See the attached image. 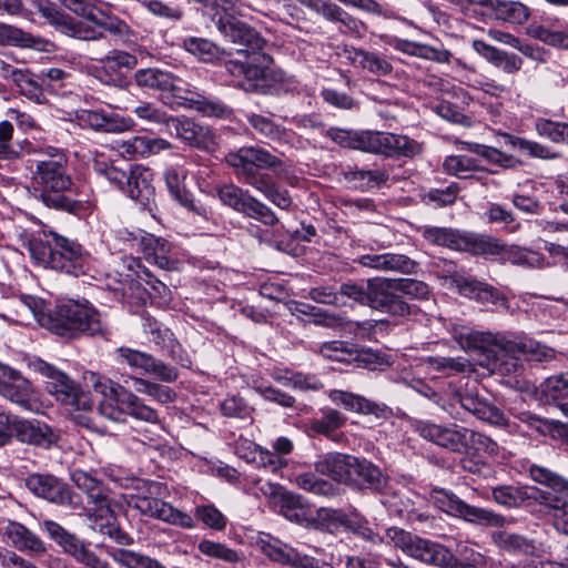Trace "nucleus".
<instances>
[{"label":"nucleus","mask_w":568,"mask_h":568,"mask_svg":"<svg viewBox=\"0 0 568 568\" xmlns=\"http://www.w3.org/2000/svg\"><path fill=\"white\" fill-rule=\"evenodd\" d=\"M220 1V10L213 18L215 26L227 41L240 47L237 57L225 62L226 71L239 79V85L246 92L276 93L282 74L270 68L272 58L262 52L265 40L240 18L253 19L252 12H257L280 19L278 9L285 7L287 0Z\"/></svg>","instance_id":"obj_1"},{"label":"nucleus","mask_w":568,"mask_h":568,"mask_svg":"<svg viewBox=\"0 0 568 568\" xmlns=\"http://www.w3.org/2000/svg\"><path fill=\"white\" fill-rule=\"evenodd\" d=\"M452 334L462 349L484 354L487 363L481 365L499 375L519 373L523 359L544 362L555 357L552 348L532 339L479 332L463 326L454 327Z\"/></svg>","instance_id":"obj_2"},{"label":"nucleus","mask_w":568,"mask_h":568,"mask_svg":"<svg viewBox=\"0 0 568 568\" xmlns=\"http://www.w3.org/2000/svg\"><path fill=\"white\" fill-rule=\"evenodd\" d=\"M225 161L240 182L254 187L282 210H288L292 206L293 201L288 191L278 189L270 174L262 172L270 169L277 179H284L287 170L277 156L262 148L243 146L227 153Z\"/></svg>","instance_id":"obj_3"},{"label":"nucleus","mask_w":568,"mask_h":568,"mask_svg":"<svg viewBox=\"0 0 568 568\" xmlns=\"http://www.w3.org/2000/svg\"><path fill=\"white\" fill-rule=\"evenodd\" d=\"M387 538L394 542L395 548L427 565L443 568H484L487 564L485 556L468 545H457L456 555H453L443 545L397 527L388 528Z\"/></svg>","instance_id":"obj_4"},{"label":"nucleus","mask_w":568,"mask_h":568,"mask_svg":"<svg viewBox=\"0 0 568 568\" xmlns=\"http://www.w3.org/2000/svg\"><path fill=\"white\" fill-rule=\"evenodd\" d=\"M48 159L38 160L32 172V185L40 192L39 199L50 207L70 213L77 212L81 202L69 194L73 191V180L68 170V159L55 148H48Z\"/></svg>","instance_id":"obj_5"},{"label":"nucleus","mask_w":568,"mask_h":568,"mask_svg":"<svg viewBox=\"0 0 568 568\" xmlns=\"http://www.w3.org/2000/svg\"><path fill=\"white\" fill-rule=\"evenodd\" d=\"M28 251L37 264L72 276L85 274L92 263L90 253L79 243L51 231L32 235Z\"/></svg>","instance_id":"obj_6"},{"label":"nucleus","mask_w":568,"mask_h":568,"mask_svg":"<svg viewBox=\"0 0 568 568\" xmlns=\"http://www.w3.org/2000/svg\"><path fill=\"white\" fill-rule=\"evenodd\" d=\"M88 382L102 396L98 406L101 416L112 422H125L130 416L150 424L160 423L159 413L124 386L95 373H90Z\"/></svg>","instance_id":"obj_7"},{"label":"nucleus","mask_w":568,"mask_h":568,"mask_svg":"<svg viewBox=\"0 0 568 568\" xmlns=\"http://www.w3.org/2000/svg\"><path fill=\"white\" fill-rule=\"evenodd\" d=\"M326 135L343 148L383 154L390 158H412L423 151L422 143L403 134L374 131L357 132L331 128Z\"/></svg>","instance_id":"obj_8"},{"label":"nucleus","mask_w":568,"mask_h":568,"mask_svg":"<svg viewBox=\"0 0 568 568\" xmlns=\"http://www.w3.org/2000/svg\"><path fill=\"white\" fill-rule=\"evenodd\" d=\"M529 473L534 481L547 487L536 489L532 498L537 508L534 514L548 521L558 534L568 536V479L536 465Z\"/></svg>","instance_id":"obj_9"},{"label":"nucleus","mask_w":568,"mask_h":568,"mask_svg":"<svg viewBox=\"0 0 568 568\" xmlns=\"http://www.w3.org/2000/svg\"><path fill=\"white\" fill-rule=\"evenodd\" d=\"M41 326L64 337H77L81 334L95 335L103 332L100 314L88 304L68 301L54 310L38 316Z\"/></svg>","instance_id":"obj_10"},{"label":"nucleus","mask_w":568,"mask_h":568,"mask_svg":"<svg viewBox=\"0 0 568 568\" xmlns=\"http://www.w3.org/2000/svg\"><path fill=\"white\" fill-rule=\"evenodd\" d=\"M134 490V493L129 495L128 505L136 509L141 515L182 528L194 527V520L189 514L164 501L169 494L164 483L138 479Z\"/></svg>","instance_id":"obj_11"},{"label":"nucleus","mask_w":568,"mask_h":568,"mask_svg":"<svg viewBox=\"0 0 568 568\" xmlns=\"http://www.w3.org/2000/svg\"><path fill=\"white\" fill-rule=\"evenodd\" d=\"M40 372L48 378L47 392L69 407L72 419L80 426L95 429V423L90 416L94 407L90 393L82 390L67 374L47 363L40 364Z\"/></svg>","instance_id":"obj_12"},{"label":"nucleus","mask_w":568,"mask_h":568,"mask_svg":"<svg viewBox=\"0 0 568 568\" xmlns=\"http://www.w3.org/2000/svg\"><path fill=\"white\" fill-rule=\"evenodd\" d=\"M40 526L62 548L64 554L72 557L83 568H111L110 564L95 554L85 541L69 532L60 524L45 519Z\"/></svg>","instance_id":"obj_13"},{"label":"nucleus","mask_w":568,"mask_h":568,"mask_svg":"<svg viewBox=\"0 0 568 568\" xmlns=\"http://www.w3.org/2000/svg\"><path fill=\"white\" fill-rule=\"evenodd\" d=\"M27 488L38 497L73 510L84 509L82 497L68 484L50 474H31L26 478Z\"/></svg>","instance_id":"obj_14"},{"label":"nucleus","mask_w":568,"mask_h":568,"mask_svg":"<svg viewBox=\"0 0 568 568\" xmlns=\"http://www.w3.org/2000/svg\"><path fill=\"white\" fill-rule=\"evenodd\" d=\"M138 64L135 55L123 50H111L99 59L98 64L87 67V73L105 85L124 89L128 85L125 72Z\"/></svg>","instance_id":"obj_15"},{"label":"nucleus","mask_w":568,"mask_h":568,"mask_svg":"<svg viewBox=\"0 0 568 568\" xmlns=\"http://www.w3.org/2000/svg\"><path fill=\"white\" fill-rule=\"evenodd\" d=\"M368 298V307L392 316L407 317L414 311L412 305L398 297L395 278H369Z\"/></svg>","instance_id":"obj_16"},{"label":"nucleus","mask_w":568,"mask_h":568,"mask_svg":"<svg viewBox=\"0 0 568 568\" xmlns=\"http://www.w3.org/2000/svg\"><path fill=\"white\" fill-rule=\"evenodd\" d=\"M433 500L440 510L470 523L501 527L506 521L503 516L480 507L470 506L453 493L444 489L434 490Z\"/></svg>","instance_id":"obj_17"},{"label":"nucleus","mask_w":568,"mask_h":568,"mask_svg":"<svg viewBox=\"0 0 568 568\" xmlns=\"http://www.w3.org/2000/svg\"><path fill=\"white\" fill-rule=\"evenodd\" d=\"M415 430L424 439L453 453H460L467 447L469 430L457 424L419 420L415 424Z\"/></svg>","instance_id":"obj_18"},{"label":"nucleus","mask_w":568,"mask_h":568,"mask_svg":"<svg viewBox=\"0 0 568 568\" xmlns=\"http://www.w3.org/2000/svg\"><path fill=\"white\" fill-rule=\"evenodd\" d=\"M138 250L144 258L155 264L162 270H175L179 258L173 245L162 237H156L150 233H143L139 237H133Z\"/></svg>","instance_id":"obj_19"},{"label":"nucleus","mask_w":568,"mask_h":568,"mask_svg":"<svg viewBox=\"0 0 568 568\" xmlns=\"http://www.w3.org/2000/svg\"><path fill=\"white\" fill-rule=\"evenodd\" d=\"M13 436L21 443L50 448L60 439L59 432L39 419H12Z\"/></svg>","instance_id":"obj_20"},{"label":"nucleus","mask_w":568,"mask_h":568,"mask_svg":"<svg viewBox=\"0 0 568 568\" xmlns=\"http://www.w3.org/2000/svg\"><path fill=\"white\" fill-rule=\"evenodd\" d=\"M0 395L22 408H31L32 388L21 373L0 362Z\"/></svg>","instance_id":"obj_21"},{"label":"nucleus","mask_w":568,"mask_h":568,"mask_svg":"<svg viewBox=\"0 0 568 568\" xmlns=\"http://www.w3.org/2000/svg\"><path fill=\"white\" fill-rule=\"evenodd\" d=\"M128 176L124 193L143 207L151 210L150 205L155 197L152 171L143 165H133L130 168Z\"/></svg>","instance_id":"obj_22"},{"label":"nucleus","mask_w":568,"mask_h":568,"mask_svg":"<svg viewBox=\"0 0 568 568\" xmlns=\"http://www.w3.org/2000/svg\"><path fill=\"white\" fill-rule=\"evenodd\" d=\"M454 400L459 403L465 410L471 413L474 416L484 422L497 426L504 425L506 423L504 413L476 392H458L454 395Z\"/></svg>","instance_id":"obj_23"},{"label":"nucleus","mask_w":568,"mask_h":568,"mask_svg":"<svg viewBox=\"0 0 568 568\" xmlns=\"http://www.w3.org/2000/svg\"><path fill=\"white\" fill-rule=\"evenodd\" d=\"M134 81L138 87L161 92H171L176 99L182 97L184 89L180 80L168 71L156 68L140 69L134 73Z\"/></svg>","instance_id":"obj_24"},{"label":"nucleus","mask_w":568,"mask_h":568,"mask_svg":"<svg viewBox=\"0 0 568 568\" xmlns=\"http://www.w3.org/2000/svg\"><path fill=\"white\" fill-rule=\"evenodd\" d=\"M2 70L3 77L13 81L18 87L19 92L27 99L37 103H43L45 101L43 91L44 84L40 80V75L36 77L29 72V70L18 69L10 64H4Z\"/></svg>","instance_id":"obj_25"},{"label":"nucleus","mask_w":568,"mask_h":568,"mask_svg":"<svg viewBox=\"0 0 568 568\" xmlns=\"http://www.w3.org/2000/svg\"><path fill=\"white\" fill-rule=\"evenodd\" d=\"M347 485L364 486L374 490H381L386 485V477L373 463L354 457L349 478H347Z\"/></svg>","instance_id":"obj_26"},{"label":"nucleus","mask_w":568,"mask_h":568,"mask_svg":"<svg viewBox=\"0 0 568 568\" xmlns=\"http://www.w3.org/2000/svg\"><path fill=\"white\" fill-rule=\"evenodd\" d=\"M169 129L174 130L178 138L199 149L207 148V142L212 140L209 129L196 124L186 118H170L166 121Z\"/></svg>","instance_id":"obj_27"},{"label":"nucleus","mask_w":568,"mask_h":568,"mask_svg":"<svg viewBox=\"0 0 568 568\" xmlns=\"http://www.w3.org/2000/svg\"><path fill=\"white\" fill-rule=\"evenodd\" d=\"M491 540L499 549L509 554L540 556L542 552L541 546L534 539L507 530L494 531Z\"/></svg>","instance_id":"obj_28"},{"label":"nucleus","mask_w":568,"mask_h":568,"mask_svg":"<svg viewBox=\"0 0 568 568\" xmlns=\"http://www.w3.org/2000/svg\"><path fill=\"white\" fill-rule=\"evenodd\" d=\"M354 456L341 453H328L318 458L315 469L318 474L331 477L338 483L347 484Z\"/></svg>","instance_id":"obj_29"},{"label":"nucleus","mask_w":568,"mask_h":568,"mask_svg":"<svg viewBox=\"0 0 568 568\" xmlns=\"http://www.w3.org/2000/svg\"><path fill=\"white\" fill-rule=\"evenodd\" d=\"M246 120L261 138L278 144H288L293 140L291 130L277 124L271 116L248 113Z\"/></svg>","instance_id":"obj_30"},{"label":"nucleus","mask_w":568,"mask_h":568,"mask_svg":"<svg viewBox=\"0 0 568 568\" xmlns=\"http://www.w3.org/2000/svg\"><path fill=\"white\" fill-rule=\"evenodd\" d=\"M358 263L364 267L384 272L395 271L409 273L415 267V262L408 256L394 253L365 254L358 258Z\"/></svg>","instance_id":"obj_31"},{"label":"nucleus","mask_w":568,"mask_h":568,"mask_svg":"<svg viewBox=\"0 0 568 568\" xmlns=\"http://www.w3.org/2000/svg\"><path fill=\"white\" fill-rule=\"evenodd\" d=\"M6 535L19 551H27L36 556L47 551L42 539L20 523L10 521L6 528Z\"/></svg>","instance_id":"obj_32"},{"label":"nucleus","mask_w":568,"mask_h":568,"mask_svg":"<svg viewBox=\"0 0 568 568\" xmlns=\"http://www.w3.org/2000/svg\"><path fill=\"white\" fill-rule=\"evenodd\" d=\"M187 171L182 165H171L164 171L165 184L171 195L190 211L199 212L192 194L185 189Z\"/></svg>","instance_id":"obj_33"},{"label":"nucleus","mask_w":568,"mask_h":568,"mask_svg":"<svg viewBox=\"0 0 568 568\" xmlns=\"http://www.w3.org/2000/svg\"><path fill=\"white\" fill-rule=\"evenodd\" d=\"M329 397L335 404L342 405L347 410L359 414H369L378 417L386 410L384 404L373 402L349 392L335 389L331 393Z\"/></svg>","instance_id":"obj_34"},{"label":"nucleus","mask_w":568,"mask_h":568,"mask_svg":"<svg viewBox=\"0 0 568 568\" xmlns=\"http://www.w3.org/2000/svg\"><path fill=\"white\" fill-rule=\"evenodd\" d=\"M143 333L149 336V339L162 349H168L169 355L178 358V353L181 349L179 343L173 338V334L169 328L164 327L155 318L151 316H143L142 322Z\"/></svg>","instance_id":"obj_35"},{"label":"nucleus","mask_w":568,"mask_h":568,"mask_svg":"<svg viewBox=\"0 0 568 568\" xmlns=\"http://www.w3.org/2000/svg\"><path fill=\"white\" fill-rule=\"evenodd\" d=\"M170 148V142L164 139L138 135L126 141H123L120 145L121 152L131 158H146L149 155L156 154L160 151L168 150Z\"/></svg>","instance_id":"obj_36"},{"label":"nucleus","mask_w":568,"mask_h":568,"mask_svg":"<svg viewBox=\"0 0 568 568\" xmlns=\"http://www.w3.org/2000/svg\"><path fill=\"white\" fill-rule=\"evenodd\" d=\"M260 550L272 561L293 568L298 550L271 536L261 537L257 541Z\"/></svg>","instance_id":"obj_37"},{"label":"nucleus","mask_w":568,"mask_h":568,"mask_svg":"<svg viewBox=\"0 0 568 568\" xmlns=\"http://www.w3.org/2000/svg\"><path fill=\"white\" fill-rule=\"evenodd\" d=\"M351 59L355 67L362 68L377 77H385L393 72L392 63L385 55L377 52L354 49Z\"/></svg>","instance_id":"obj_38"},{"label":"nucleus","mask_w":568,"mask_h":568,"mask_svg":"<svg viewBox=\"0 0 568 568\" xmlns=\"http://www.w3.org/2000/svg\"><path fill=\"white\" fill-rule=\"evenodd\" d=\"M489 9L497 20L513 24H523L530 17L529 8L518 1L493 0L489 2Z\"/></svg>","instance_id":"obj_39"},{"label":"nucleus","mask_w":568,"mask_h":568,"mask_svg":"<svg viewBox=\"0 0 568 568\" xmlns=\"http://www.w3.org/2000/svg\"><path fill=\"white\" fill-rule=\"evenodd\" d=\"M500 258L504 262L534 268H545L550 265L547 258L538 252L523 248L516 245H506L505 243Z\"/></svg>","instance_id":"obj_40"},{"label":"nucleus","mask_w":568,"mask_h":568,"mask_svg":"<svg viewBox=\"0 0 568 568\" xmlns=\"http://www.w3.org/2000/svg\"><path fill=\"white\" fill-rule=\"evenodd\" d=\"M504 243L495 237L481 234H465L463 252L474 255L500 256Z\"/></svg>","instance_id":"obj_41"},{"label":"nucleus","mask_w":568,"mask_h":568,"mask_svg":"<svg viewBox=\"0 0 568 568\" xmlns=\"http://www.w3.org/2000/svg\"><path fill=\"white\" fill-rule=\"evenodd\" d=\"M390 44L395 50L403 53L437 62H447L450 55L446 50H438L426 44L404 39H395Z\"/></svg>","instance_id":"obj_42"},{"label":"nucleus","mask_w":568,"mask_h":568,"mask_svg":"<svg viewBox=\"0 0 568 568\" xmlns=\"http://www.w3.org/2000/svg\"><path fill=\"white\" fill-rule=\"evenodd\" d=\"M108 554L116 564L125 568H165L158 560L131 549L111 548Z\"/></svg>","instance_id":"obj_43"},{"label":"nucleus","mask_w":568,"mask_h":568,"mask_svg":"<svg viewBox=\"0 0 568 568\" xmlns=\"http://www.w3.org/2000/svg\"><path fill=\"white\" fill-rule=\"evenodd\" d=\"M180 100H183L185 106L195 109L207 116H224L227 113V106L219 100H210L206 97L185 90Z\"/></svg>","instance_id":"obj_44"},{"label":"nucleus","mask_w":568,"mask_h":568,"mask_svg":"<svg viewBox=\"0 0 568 568\" xmlns=\"http://www.w3.org/2000/svg\"><path fill=\"white\" fill-rule=\"evenodd\" d=\"M465 234L447 227L428 226L423 230V237L432 244L460 252H463Z\"/></svg>","instance_id":"obj_45"},{"label":"nucleus","mask_w":568,"mask_h":568,"mask_svg":"<svg viewBox=\"0 0 568 568\" xmlns=\"http://www.w3.org/2000/svg\"><path fill=\"white\" fill-rule=\"evenodd\" d=\"M459 144L463 149L481 156L489 163L498 164L503 168H514L518 164V161L513 155L506 154L496 148L467 141H462Z\"/></svg>","instance_id":"obj_46"},{"label":"nucleus","mask_w":568,"mask_h":568,"mask_svg":"<svg viewBox=\"0 0 568 568\" xmlns=\"http://www.w3.org/2000/svg\"><path fill=\"white\" fill-rule=\"evenodd\" d=\"M115 361L138 374H145L152 355L131 347L121 346L115 349Z\"/></svg>","instance_id":"obj_47"},{"label":"nucleus","mask_w":568,"mask_h":568,"mask_svg":"<svg viewBox=\"0 0 568 568\" xmlns=\"http://www.w3.org/2000/svg\"><path fill=\"white\" fill-rule=\"evenodd\" d=\"M272 377L275 382L278 384L292 387L301 390L306 389H318L322 387L321 382L315 378L314 376H306L301 373H293V372H274L272 374Z\"/></svg>","instance_id":"obj_48"},{"label":"nucleus","mask_w":568,"mask_h":568,"mask_svg":"<svg viewBox=\"0 0 568 568\" xmlns=\"http://www.w3.org/2000/svg\"><path fill=\"white\" fill-rule=\"evenodd\" d=\"M32 4L49 24L54 27L59 32H64L72 17L60 11L58 7L49 0H32Z\"/></svg>","instance_id":"obj_49"},{"label":"nucleus","mask_w":568,"mask_h":568,"mask_svg":"<svg viewBox=\"0 0 568 568\" xmlns=\"http://www.w3.org/2000/svg\"><path fill=\"white\" fill-rule=\"evenodd\" d=\"M217 196L224 205H227L234 211L243 214L246 203L252 195L248 191H245L240 186L226 184L217 189Z\"/></svg>","instance_id":"obj_50"},{"label":"nucleus","mask_w":568,"mask_h":568,"mask_svg":"<svg viewBox=\"0 0 568 568\" xmlns=\"http://www.w3.org/2000/svg\"><path fill=\"white\" fill-rule=\"evenodd\" d=\"M87 497L89 503L92 504V507H84V509L78 510L80 514L85 513L88 516H91L93 513L97 517L101 518L112 514L109 489L103 484L88 493Z\"/></svg>","instance_id":"obj_51"},{"label":"nucleus","mask_w":568,"mask_h":568,"mask_svg":"<svg viewBox=\"0 0 568 568\" xmlns=\"http://www.w3.org/2000/svg\"><path fill=\"white\" fill-rule=\"evenodd\" d=\"M183 48L204 62H212L220 54L219 47L204 38L190 37L183 41Z\"/></svg>","instance_id":"obj_52"},{"label":"nucleus","mask_w":568,"mask_h":568,"mask_svg":"<svg viewBox=\"0 0 568 568\" xmlns=\"http://www.w3.org/2000/svg\"><path fill=\"white\" fill-rule=\"evenodd\" d=\"M130 378L134 382L135 390L141 394L149 395L160 403H171L175 399V392L164 385L150 382L140 377Z\"/></svg>","instance_id":"obj_53"},{"label":"nucleus","mask_w":568,"mask_h":568,"mask_svg":"<svg viewBox=\"0 0 568 568\" xmlns=\"http://www.w3.org/2000/svg\"><path fill=\"white\" fill-rule=\"evenodd\" d=\"M535 129L540 136L547 138L555 143L568 145V124L539 118L535 121Z\"/></svg>","instance_id":"obj_54"},{"label":"nucleus","mask_w":568,"mask_h":568,"mask_svg":"<svg viewBox=\"0 0 568 568\" xmlns=\"http://www.w3.org/2000/svg\"><path fill=\"white\" fill-rule=\"evenodd\" d=\"M388 180V173L384 170H355L351 172L349 181L355 186L368 191L385 184Z\"/></svg>","instance_id":"obj_55"},{"label":"nucleus","mask_w":568,"mask_h":568,"mask_svg":"<svg viewBox=\"0 0 568 568\" xmlns=\"http://www.w3.org/2000/svg\"><path fill=\"white\" fill-rule=\"evenodd\" d=\"M142 7L155 17L176 23L184 18V10L180 6L162 0H143Z\"/></svg>","instance_id":"obj_56"},{"label":"nucleus","mask_w":568,"mask_h":568,"mask_svg":"<svg viewBox=\"0 0 568 568\" xmlns=\"http://www.w3.org/2000/svg\"><path fill=\"white\" fill-rule=\"evenodd\" d=\"M443 168L448 174L466 179L470 172L479 169V164L476 159L468 155H450L445 159Z\"/></svg>","instance_id":"obj_57"},{"label":"nucleus","mask_w":568,"mask_h":568,"mask_svg":"<svg viewBox=\"0 0 568 568\" xmlns=\"http://www.w3.org/2000/svg\"><path fill=\"white\" fill-rule=\"evenodd\" d=\"M243 215L256 220L266 226H275L280 224V220L272 209L253 195L246 203Z\"/></svg>","instance_id":"obj_58"},{"label":"nucleus","mask_w":568,"mask_h":568,"mask_svg":"<svg viewBox=\"0 0 568 568\" xmlns=\"http://www.w3.org/2000/svg\"><path fill=\"white\" fill-rule=\"evenodd\" d=\"M94 171L104 176L111 184L124 192L128 184L129 171H125L113 163L97 158L93 162Z\"/></svg>","instance_id":"obj_59"},{"label":"nucleus","mask_w":568,"mask_h":568,"mask_svg":"<svg viewBox=\"0 0 568 568\" xmlns=\"http://www.w3.org/2000/svg\"><path fill=\"white\" fill-rule=\"evenodd\" d=\"M199 551L207 557L219 559L229 564H235L240 561L239 554L222 542H215L212 540H201L197 545Z\"/></svg>","instance_id":"obj_60"},{"label":"nucleus","mask_w":568,"mask_h":568,"mask_svg":"<svg viewBox=\"0 0 568 568\" xmlns=\"http://www.w3.org/2000/svg\"><path fill=\"white\" fill-rule=\"evenodd\" d=\"M293 481L298 488L315 495H329L334 490L331 483L317 478L316 475L311 471L295 475Z\"/></svg>","instance_id":"obj_61"},{"label":"nucleus","mask_w":568,"mask_h":568,"mask_svg":"<svg viewBox=\"0 0 568 568\" xmlns=\"http://www.w3.org/2000/svg\"><path fill=\"white\" fill-rule=\"evenodd\" d=\"M398 297L404 300L408 297L412 300H427L429 296L428 285L415 278H395Z\"/></svg>","instance_id":"obj_62"},{"label":"nucleus","mask_w":568,"mask_h":568,"mask_svg":"<svg viewBox=\"0 0 568 568\" xmlns=\"http://www.w3.org/2000/svg\"><path fill=\"white\" fill-rule=\"evenodd\" d=\"M63 34L85 41H97L104 37L103 31L95 23L91 26L88 22L78 21L73 18H71Z\"/></svg>","instance_id":"obj_63"},{"label":"nucleus","mask_w":568,"mask_h":568,"mask_svg":"<svg viewBox=\"0 0 568 568\" xmlns=\"http://www.w3.org/2000/svg\"><path fill=\"white\" fill-rule=\"evenodd\" d=\"M0 44L34 47L36 39L19 28L0 23Z\"/></svg>","instance_id":"obj_64"}]
</instances>
